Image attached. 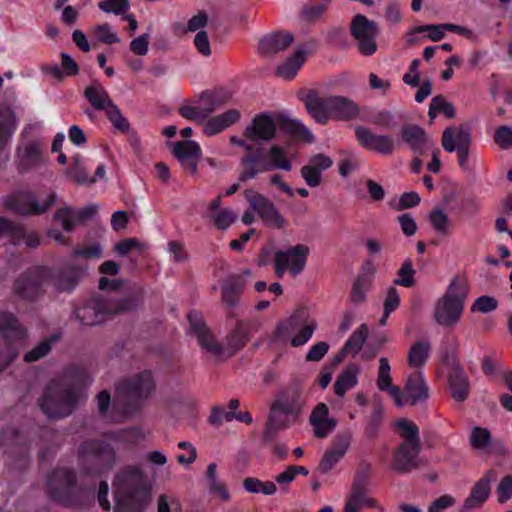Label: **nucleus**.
<instances>
[{
	"instance_id": "8fccbe9b",
	"label": "nucleus",
	"mask_w": 512,
	"mask_h": 512,
	"mask_svg": "<svg viewBox=\"0 0 512 512\" xmlns=\"http://www.w3.org/2000/svg\"><path fill=\"white\" fill-rule=\"evenodd\" d=\"M92 35L97 42L105 44L119 43L120 38L117 33L112 30L109 24L97 25L92 29Z\"/></svg>"
},
{
	"instance_id": "c03bdc74",
	"label": "nucleus",
	"mask_w": 512,
	"mask_h": 512,
	"mask_svg": "<svg viewBox=\"0 0 512 512\" xmlns=\"http://www.w3.org/2000/svg\"><path fill=\"white\" fill-rule=\"evenodd\" d=\"M376 384L379 390L387 391L390 396L391 390L393 388H399L398 386L392 385L391 367L388 359L385 357H381L379 359V369Z\"/></svg>"
},
{
	"instance_id": "f704fd0d",
	"label": "nucleus",
	"mask_w": 512,
	"mask_h": 512,
	"mask_svg": "<svg viewBox=\"0 0 512 512\" xmlns=\"http://www.w3.org/2000/svg\"><path fill=\"white\" fill-rule=\"evenodd\" d=\"M361 368L358 365H347L337 376L334 383L335 394L343 397L358 384Z\"/></svg>"
},
{
	"instance_id": "aec40b11",
	"label": "nucleus",
	"mask_w": 512,
	"mask_h": 512,
	"mask_svg": "<svg viewBox=\"0 0 512 512\" xmlns=\"http://www.w3.org/2000/svg\"><path fill=\"white\" fill-rule=\"evenodd\" d=\"M174 157L179 161L181 166L193 173H197L198 162L202 156L200 145L193 140L183 139L174 143H169Z\"/></svg>"
},
{
	"instance_id": "1a4fd4ad",
	"label": "nucleus",
	"mask_w": 512,
	"mask_h": 512,
	"mask_svg": "<svg viewBox=\"0 0 512 512\" xmlns=\"http://www.w3.org/2000/svg\"><path fill=\"white\" fill-rule=\"evenodd\" d=\"M26 331L14 315L0 313V370L8 366L18 355Z\"/></svg>"
},
{
	"instance_id": "7ed1b4c3",
	"label": "nucleus",
	"mask_w": 512,
	"mask_h": 512,
	"mask_svg": "<svg viewBox=\"0 0 512 512\" xmlns=\"http://www.w3.org/2000/svg\"><path fill=\"white\" fill-rule=\"evenodd\" d=\"M308 402L304 387L293 384L279 392L270 409L266 432L272 434L296 423Z\"/></svg>"
},
{
	"instance_id": "c85d7f7f",
	"label": "nucleus",
	"mask_w": 512,
	"mask_h": 512,
	"mask_svg": "<svg viewBox=\"0 0 512 512\" xmlns=\"http://www.w3.org/2000/svg\"><path fill=\"white\" fill-rule=\"evenodd\" d=\"M419 442H403L393 457V467L398 471H409L418 466Z\"/></svg>"
},
{
	"instance_id": "69168bd1",
	"label": "nucleus",
	"mask_w": 512,
	"mask_h": 512,
	"mask_svg": "<svg viewBox=\"0 0 512 512\" xmlns=\"http://www.w3.org/2000/svg\"><path fill=\"white\" fill-rule=\"evenodd\" d=\"M370 288V281L363 279H356L351 291V301L354 303H362Z\"/></svg>"
},
{
	"instance_id": "20e7f679",
	"label": "nucleus",
	"mask_w": 512,
	"mask_h": 512,
	"mask_svg": "<svg viewBox=\"0 0 512 512\" xmlns=\"http://www.w3.org/2000/svg\"><path fill=\"white\" fill-rule=\"evenodd\" d=\"M141 304V299L130 295L123 299H90L77 308V319L86 326L101 324L112 316L131 311Z\"/></svg>"
},
{
	"instance_id": "0eeeda50",
	"label": "nucleus",
	"mask_w": 512,
	"mask_h": 512,
	"mask_svg": "<svg viewBox=\"0 0 512 512\" xmlns=\"http://www.w3.org/2000/svg\"><path fill=\"white\" fill-rule=\"evenodd\" d=\"M467 287L460 278H453L445 292L438 299L434 308V319L443 327L455 326L463 313Z\"/></svg>"
},
{
	"instance_id": "338daca9",
	"label": "nucleus",
	"mask_w": 512,
	"mask_h": 512,
	"mask_svg": "<svg viewBox=\"0 0 512 512\" xmlns=\"http://www.w3.org/2000/svg\"><path fill=\"white\" fill-rule=\"evenodd\" d=\"M497 306L498 302L495 298L484 295L474 301L471 310L485 314L494 311Z\"/></svg>"
},
{
	"instance_id": "39448f33",
	"label": "nucleus",
	"mask_w": 512,
	"mask_h": 512,
	"mask_svg": "<svg viewBox=\"0 0 512 512\" xmlns=\"http://www.w3.org/2000/svg\"><path fill=\"white\" fill-rule=\"evenodd\" d=\"M306 108L311 117L320 124H326L330 119L347 121L359 114L358 105L351 99L331 95L318 98L310 95L306 98Z\"/></svg>"
},
{
	"instance_id": "bf43d9fd",
	"label": "nucleus",
	"mask_w": 512,
	"mask_h": 512,
	"mask_svg": "<svg viewBox=\"0 0 512 512\" xmlns=\"http://www.w3.org/2000/svg\"><path fill=\"white\" fill-rule=\"evenodd\" d=\"M471 444L474 448L486 451L491 443L490 432L485 428L476 427L471 433Z\"/></svg>"
},
{
	"instance_id": "a878e982",
	"label": "nucleus",
	"mask_w": 512,
	"mask_h": 512,
	"mask_svg": "<svg viewBox=\"0 0 512 512\" xmlns=\"http://www.w3.org/2000/svg\"><path fill=\"white\" fill-rule=\"evenodd\" d=\"M151 374L145 372L124 381L118 387L119 396L128 400H138L146 396L152 389Z\"/></svg>"
},
{
	"instance_id": "c9c22d12",
	"label": "nucleus",
	"mask_w": 512,
	"mask_h": 512,
	"mask_svg": "<svg viewBox=\"0 0 512 512\" xmlns=\"http://www.w3.org/2000/svg\"><path fill=\"white\" fill-rule=\"evenodd\" d=\"M448 387L452 398L457 402H463L469 395V383L467 376L461 368H455L448 378Z\"/></svg>"
},
{
	"instance_id": "3c124183",
	"label": "nucleus",
	"mask_w": 512,
	"mask_h": 512,
	"mask_svg": "<svg viewBox=\"0 0 512 512\" xmlns=\"http://www.w3.org/2000/svg\"><path fill=\"white\" fill-rule=\"evenodd\" d=\"M56 340L57 337L52 336L42 341L24 355V360L26 362H34L45 357L51 351L52 345L56 342Z\"/></svg>"
},
{
	"instance_id": "c756f323",
	"label": "nucleus",
	"mask_w": 512,
	"mask_h": 512,
	"mask_svg": "<svg viewBox=\"0 0 512 512\" xmlns=\"http://www.w3.org/2000/svg\"><path fill=\"white\" fill-rule=\"evenodd\" d=\"M308 51L305 47L297 48L293 54L282 61L276 68V75L283 80L293 79L307 60Z\"/></svg>"
},
{
	"instance_id": "5fc2aeb1",
	"label": "nucleus",
	"mask_w": 512,
	"mask_h": 512,
	"mask_svg": "<svg viewBox=\"0 0 512 512\" xmlns=\"http://www.w3.org/2000/svg\"><path fill=\"white\" fill-rule=\"evenodd\" d=\"M415 270L413 269L412 261L407 259L397 272V278L393 283L396 285L411 287L414 284Z\"/></svg>"
},
{
	"instance_id": "de8ad7c7",
	"label": "nucleus",
	"mask_w": 512,
	"mask_h": 512,
	"mask_svg": "<svg viewBox=\"0 0 512 512\" xmlns=\"http://www.w3.org/2000/svg\"><path fill=\"white\" fill-rule=\"evenodd\" d=\"M439 113H443L448 118L455 116V109L453 105L447 102L444 97L436 96L430 102L429 117L433 120Z\"/></svg>"
},
{
	"instance_id": "0e129e2a",
	"label": "nucleus",
	"mask_w": 512,
	"mask_h": 512,
	"mask_svg": "<svg viewBox=\"0 0 512 512\" xmlns=\"http://www.w3.org/2000/svg\"><path fill=\"white\" fill-rule=\"evenodd\" d=\"M235 412L226 411L221 406H215L211 410V414L209 416V422L212 425L220 426L224 422H230L234 419Z\"/></svg>"
},
{
	"instance_id": "2eb2a0df",
	"label": "nucleus",
	"mask_w": 512,
	"mask_h": 512,
	"mask_svg": "<svg viewBox=\"0 0 512 512\" xmlns=\"http://www.w3.org/2000/svg\"><path fill=\"white\" fill-rule=\"evenodd\" d=\"M244 196L250 208L257 213L265 226L272 229H282L287 225L285 217L265 195L248 189L245 190Z\"/></svg>"
},
{
	"instance_id": "052dcab7",
	"label": "nucleus",
	"mask_w": 512,
	"mask_h": 512,
	"mask_svg": "<svg viewBox=\"0 0 512 512\" xmlns=\"http://www.w3.org/2000/svg\"><path fill=\"white\" fill-rule=\"evenodd\" d=\"M366 339V329L363 327L360 330L355 331L350 338L346 341L342 352L345 354L352 353L356 354L364 344Z\"/></svg>"
},
{
	"instance_id": "79ce46f5",
	"label": "nucleus",
	"mask_w": 512,
	"mask_h": 512,
	"mask_svg": "<svg viewBox=\"0 0 512 512\" xmlns=\"http://www.w3.org/2000/svg\"><path fill=\"white\" fill-rule=\"evenodd\" d=\"M243 290L242 284L237 280H228L222 286V302L227 308H234L240 300Z\"/></svg>"
},
{
	"instance_id": "bb28decb",
	"label": "nucleus",
	"mask_w": 512,
	"mask_h": 512,
	"mask_svg": "<svg viewBox=\"0 0 512 512\" xmlns=\"http://www.w3.org/2000/svg\"><path fill=\"white\" fill-rule=\"evenodd\" d=\"M218 106L215 97L210 93H203L197 101L183 105L179 112L190 120L203 121Z\"/></svg>"
},
{
	"instance_id": "6e6d98bb",
	"label": "nucleus",
	"mask_w": 512,
	"mask_h": 512,
	"mask_svg": "<svg viewBox=\"0 0 512 512\" xmlns=\"http://www.w3.org/2000/svg\"><path fill=\"white\" fill-rule=\"evenodd\" d=\"M397 430L403 442H419L417 426L407 419H400L396 423Z\"/></svg>"
},
{
	"instance_id": "412c9836",
	"label": "nucleus",
	"mask_w": 512,
	"mask_h": 512,
	"mask_svg": "<svg viewBox=\"0 0 512 512\" xmlns=\"http://www.w3.org/2000/svg\"><path fill=\"white\" fill-rule=\"evenodd\" d=\"M355 136L363 148L376 153L391 154L395 149V142L392 137L374 134L363 126L355 128Z\"/></svg>"
},
{
	"instance_id": "6e6552de",
	"label": "nucleus",
	"mask_w": 512,
	"mask_h": 512,
	"mask_svg": "<svg viewBox=\"0 0 512 512\" xmlns=\"http://www.w3.org/2000/svg\"><path fill=\"white\" fill-rule=\"evenodd\" d=\"M188 334L196 339L205 358L213 363L229 359L230 351L224 350V340H219L206 326L200 313L191 311L188 316Z\"/></svg>"
},
{
	"instance_id": "a18cd8bd",
	"label": "nucleus",
	"mask_w": 512,
	"mask_h": 512,
	"mask_svg": "<svg viewBox=\"0 0 512 512\" xmlns=\"http://www.w3.org/2000/svg\"><path fill=\"white\" fill-rule=\"evenodd\" d=\"M83 271L76 269L70 272H63L54 278V286L59 291H71L77 285Z\"/></svg>"
},
{
	"instance_id": "4c0bfd02",
	"label": "nucleus",
	"mask_w": 512,
	"mask_h": 512,
	"mask_svg": "<svg viewBox=\"0 0 512 512\" xmlns=\"http://www.w3.org/2000/svg\"><path fill=\"white\" fill-rule=\"evenodd\" d=\"M428 220L433 230L441 235L450 234L452 229V221L448 213L441 207L433 208L428 215Z\"/></svg>"
},
{
	"instance_id": "cd10ccee",
	"label": "nucleus",
	"mask_w": 512,
	"mask_h": 512,
	"mask_svg": "<svg viewBox=\"0 0 512 512\" xmlns=\"http://www.w3.org/2000/svg\"><path fill=\"white\" fill-rule=\"evenodd\" d=\"M294 41L289 32H276L262 37L259 41L258 51L261 55L272 57L286 50Z\"/></svg>"
},
{
	"instance_id": "7c9ffc66",
	"label": "nucleus",
	"mask_w": 512,
	"mask_h": 512,
	"mask_svg": "<svg viewBox=\"0 0 512 512\" xmlns=\"http://www.w3.org/2000/svg\"><path fill=\"white\" fill-rule=\"evenodd\" d=\"M471 142L470 130L467 126L448 127L442 136V146L447 152L468 147Z\"/></svg>"
},
{
	"instance_id": "423d86ee",
	"label": "nucleus",
	"mask_w": 512,
	"mask_h": 512,
	"mask_svg": "<svg viewBox=\"0 0 512 512\" xmlns=\"http://www.w3.org/2000/svg\"><path fill=\"white\" fill-rule=\"evenodd\" d=\"M291 168L292 163L286 149L279 145H272L263 154L248 155L242 158L239 181L246 182L267 171H290Z\"/></svg>"
},
{
	"instance_id": "4be33fe9",
	"label": "nucleus",
	"mask_w": 512,
	"mask_h": 512,
	"mask_svg": "<svg viewBox=\"0 0 512 512\" xmlns=\"http://www.w3.org/2000/svg\"><path fill=\"white\" fill-rule=\"evenodd\" d=\"M494 477L491 472L480 478L470 490L468 497L463 502L460 512H476L488 500L491 494V483Z\"/></svg>"
},
{
	"instance_id": "4d7b16f0",
	"label": "nucleus",
	"mask_w": 512,
	"mask_h": 512,
	"mask_svg": "<svg viewBox=\"0 0 512 512\" xmlns=\"http://www.w3.org/2000/svg\"><path fill=\"white\" fill-rule=\"evenodd\" d=\"M237 213L230 208L220 209L213 214H211V218L214 224L219 229H226L237 219Z\"/></svg>"
},
{
	"instance_id": "f03ea898",
	"label": "nucleus",
	"mask_w": 512,
	"mask_h": 512,
	"mask_svg": "<svg viewBox=\"0 0 512 512\" xmlns=\"http://www.w3.org/2000/svg\"><path fill=\"white\" fill-rule=\"evenodd\" d=\"M152 465L130 467L114 482V512H141L151 499Z\"/></svg>"
},
{
	"instance_id": "b1692460",
	"label": "nucleus",
	"mask_w": 512,
	"mask_h": 512,
	"mask_svg": "<svg viewBox=\"0 0 512 512\" xmlns=\"http://www.w3.org/2000/svg\"><path fill=\"white\" fill-rule=\"evenodd\" d=\"M276 133V122L268 114H259L246 126L244 135L250 142H266L274 138Z\"/></svg>"
},
{
	"instance_id": "37998d69",
	"label": "nucleus",
	"mask_w": 512,
	"mask_h": 512,
	"mask_svg": "<svg viewBox=\"0 0 512 512\" xmlns=\"http://www.w3.org/2000/svg\"><path fill=\"white\" fill-rule=\"evenodd\" d=\"M243 486L246 491L252 494L261 493L266 496H272L277 492L276 483L272 481H261L257 478H246L243 481Z\"/></svg>"
},
{
	"instance_id": "dca6fc26",
	"label": "nucleus",
	"mask_w": 512,
	"mask_h": 512,
	"mask_svg": "<svg viewBox=\"0 0 512 512\" xmlns=\"http://www.w3.org/2000/svg\"><path fill=\"white\" fill-rule=\"evenodd\" d=\"M351 33L362 55L370 56L377 51L376 37L379 29L374 21L363 15H356L351 21Z\"/></svg>"
},
{
	"instance_id": "680f3d73",
	"label": "nucleus",
	"mask_w": 512,
	"mask_h": 512,
	"mask_svg": "<svg viewBox=\"0 0 512 512\" xmlns=\"http://www.w3.org/2000/svg\"><path fill=\"white\" fill-rule=\"evenodd\" d=\"M99 8L106 13L124 15L129 8L128 0H105L99 3Z\"/></svg>"
},
{
	"instance_id": "f8f14e48",
	"label": "nucleus",
	"mask_w": 512,
	"mask_h": 512,
	"mask_svg": "<svg viewBox=\"0 0 512 512\" xmlns=\"http://www.w3.org/2000/svg\"><path fill=\"white\" fill-rule=\"evenodd\" d=\"M391 398L397 407L422 404L429 398V387L422 371H413L407 375L404 390L393 388Z\"/></svg>"
},
{
	"instance_id": "ea45409f",
	"label": "nucleus",
	"mask_w": 512,
	"mask_h": 512,
	"mask_svg": "<svg viewBox=\"0 0 512 512\" xmlns=\"http://www.w3.org/2000/svg\"><path fill=\"white\" fill-rule=\"evenodd\" d=\"M48 275V270L44 268L37 269L19 279L16 283V289L20 294L28 296L29 290L38 287Z\"/></svg>"
},
{
	"instance_id": "e2e57ef3",
	"label": "nucleus",
	"mask_w": 512,
	"mask_h": 512,
	"mask_svg": "<svg viewBox=\"0 0 512 512\" xmlns=\"http://www.w3.org/2000/svg\"><path fill=\"white\" fill-rule=\"evenodd\" d=\"M497 501L504 504L512 498V476L503 477L496 488Z\"/></svg>"
},
{
	"instance_id": "f3484780",
	"label": "nucleus",
	"mask_w": 512,
	"mask_h": 512,
	"mask_svg": "<svg viewBox=\"0 0 512 512\" xmlns=\"http://www.w3.org/2000/svg\"><path fill=\"white\" fill-rule=\"evenodd\" d=\"M56 200L55 192L49 193L42 202L30 192H21L7 199L6 204L21 215H38L49 210Z\"/></svg>"
},
{
	"instance_id": "864d4df0",
	"label": "nucleus",
	"mask_w": 512,
	"mask_h": 512,
	"mask_svg": "<svg viewBox=\"0 0 512 512\" xmlns=\"http://www.w3.org/2000/svg\"><path fill=\"white\" fill-rule=\"evenodd\" d=\"M370 475L371 465L367 462H361L356 469L351 487L367 491V485Z\"/></svg>"
},
{
	"instance_id": "72a5a7b5",
	"label": "nucleus",
	"mask_w": 512,
	"mask_h": 512,
	"mask_svg": "<svg viewBox=\"0 0 512 512\" xmlns=\"http://www.w3.org/2000/svg\"><path fill=\"white\" fill-rule=\"evenodd\" d=\"M431 353V343L427 339L416 341L407 352V364L414 371H422Z\"/></svg>"
},
{
	"instance_id": "58836bf2",
	"label": "nucleus",
	"mask_w": 512,
	"mask_h": 512,
	"mask_svg": "<svg viewBox=\"0 0 512 512\" xmlns=\"http://www.w3.org/2000/svg\"><path fill=\"white\" fill-rule=\"evenodd\" d=\"M344 507L357 512L363 507H377V502L367 496V491L351 487Z\"/></svg>"
},
{
	"instance_id": "f257e3e1",
	"label": "nucleus",
	"mask_w": 512,
	"mask_h": 512,
	"mask_svg": "<svg viewBox=\"0 0 512 512\" xmlns=\"http://www.w3.org/2000/svg\"><path fill=\"white\" fill-rule=\"evenodd\" d=\"M92 377L80 368L65 371L50 381L40 400L42 411L49 418L68 416L76 405L85 398L80 385H89Z\"/></svg>"
},
{
	"instance_id": "a19ab883",
	"label": "nucleus",
	"mask_w": 512,
	"mask_h": 512,
	"mask_svg": "<svg viewBox=\"0 0 512 512\" xmlns=\"http://www.w3.org/2000/svg\"><path fill=\"white\" fill-rule=\"evenodd\" d=\"M17 120L14 113L5 108L0 112V151L5 147L16 129Z\"/></svg>"
},
{
	"instance_id": "e433bc0d",
	"label": "nucleus",
	"mask_w": 512,
	"mask_h": 512,
	"mask_svg": "<svg viewBox=\"0 0 512 512\" xmlns=\"http://www.w3.org/2000/svg\"><path fill=\"white\" fill-rule=\"evenodd\" d=\"M84 95L96 110L106 111L110 108V105L114 104L106 89L99 82H94L86 87Z\"/></svg>"
},
{
	"instance_id": "393cba45",
	"label": "nucleus",
	"mask_w": 512,
	"mask_h": 512,
	"mask_svg": "<svg viewBox=\"0 0 512 512\" xmlns=\"http://www.w3.org/2000/svg\"><path fill=\"white\" fill-rule=\"evenodd\" d=\"M96 211L97 207L95 205L81 209H73L65 205L55 212L54 219L62 226L64 231L71 232L78 223L91 218Z\"/></svg>"
},
{
	"instance_id": "49530a36",
	"label": "nucleus",
	"mask_w": 512,
	"mask_h": 512,
	"mask_svg": "<svg viewBox=\"0 0 512 512\" xmlns=\"http://www.w3.org/2000/svg\"><path fill=\"white\" fill-rule=\"evenodd\" d=\"M146 248V244L135 238H127L115 245L116 253L121 257L140 255Z\"/></svg>"
},
{
	"instance_id": "4468645a",
	"label": "nucleus",
	"mask_w": 512,
	"mask_h": 512,
	"mask_svg": "<svg viewBox=\"0 0 512 512\" xmlns=\"http://www.w3.org/2000/svg\"><path fill=\"white\" fill-rule=\"evenodd\" d=\"M81 453L83 471L79 478H82L85 474L102 473L114 461L113 450L100 442L85 443Z\"/></svg>"
},
{
	"instance_id": "2f4dec72",
	"label": "nucleus",
	"mask_w": 512,
	"mask_h": 512,
	"mask_svg": "<svg viewBox=\"0 0 512 512\" xmlns=\"http://www.w3.org/2000/svg\"><path fill=\"white\" fill-rule=\"evenodd\" d=\"M401 139L416 153H422L433 147V141L417 125H407L401 130Z\"/></svg>"
},
{
	"instance_id": "473e14b6",
	"label": "nucleus",
	"mask_w": 512,
	"mask_h": 512,
	"mask_svg": "<svg viewBox=\"0 0 512 512\" xmlns=\"http://www.w3.org/2000/svg\"><path fill=\"white\" fill-rule=\"evenodd\" d=\"M240 119V112L237 109H229L222 114L216 115L208 119L203 126L205 135L211 137L217 135L223 130L227 129L232 124L238 122Z\"/></svg>"
},
{
	"instance_id": "09e8293b",
	"label": "nucleus",
	"mask_w": 512,
	"mask_h": 512,
	"mask_svg": "<svg viewBox=\"0 0 512 512\" xmlns=\"http://www.w3.org/2000/svg\"><path fill=\"white\" fill-rule=\"evenodd\" d=\"M67 174L70 179L78 184H90L96 181L95 178H89L84 168L83 161L79 157L73 158V166L68 170Z\"/></svg>"
},
{
	"instance_id": "603ef678",
	"label": "nucleus",
	"mask_w": 512,
	"mask_h": 512,
	"mask_svg": "<svg viewBox=\"0 0 512 512\" xmlns=\"http://www.w3.org/2000/svg\"><path fill=\"white\" fill-rule=\"evenodd\" d=\"M223 340L224 350L230 351L229 358H231L238 350L244 346L246 342V336L242 330L236 329Z\"/></svg>"
},
{
	"instance_id": "ddd939ff",
	"label": "nucleus",
	"mask_w": 512,
	"mask_h": 512,
	"mask_svg": "<svg viewBox=\"0 0 512 512\" xmlns=\"http://www.w3.org/2000/svg\"><path fill=\"white\" fill-rule=\"evenodd\" d=\"M309 254L310 248L305 244H296L277 251L274 257L275 273L279 277L285 273L298 276L304 271Z\"/></svg>"
},
{
	"instance_id": "774afa93",
	"label": "nucleus",
	"mask_w": 512,
	"mask_h": 512,
	"mask_svg": "<svg viewBox=\"0 0 512 512\" xmlns=\"http://www.w3.org/2000/svg\"><path fill=\"white\" fill-rule=\"evenodd\" d=\"M494 140L502 149L512 147V129L508 126H500L495 131Z\"/></svg>"
},
{
	"instance_id": "9b49d317",
	"label": "nucleus",
	"mask_w": 512,
	"mask_h": 512,
	"mask_svg": "<svg viewBox=\"0 0 512 512\" xmlns=\"http://www.w3.org/2000/svg\"><path fill=\"white\" fill-rule=\"evenodd\" d=\"M48 491L50 495L65 505L78 502V496L84 490L78 486V478L68 469L55 470L48 478Z\"/></svg>"
},
{
	"instance_id": "6ab92c4d",
	"label": "nucleus",
	"mask_w": 512,
	"mask_h": 512,
	"mask_svg": "<svg viewBox=\"0 0 512 512\" xmlns=\"http://www.w3.org/2000/svg\"><path fill=\"white\" fill-rule=\"evenodd\" d=\"M351 446L349 435H337L332 444L323 453L317 467L321 475L329 474L345 457Z\"/></svg>"
},
{
	"instance_id": "9d476101",
	"label": "nucleus",
	"mask_w": 512,
	"mask_h": 512,
	"mask_svg": "<svg viewBox=\"0 0 512 512\" xmlns=\"http://www.w3.org/2000/svg\"><path fill=\"white\" fill-rule=\"evenodd\" d=\"M317 328V322L300 315H293L282 321L274 335V341L282 344L289 343L293 347L305 345Z\"/></svg>"
},
{
	"instance_id": "13d9d810",
	"label": "nucleus",
	"mask_w": 512,
	"mask_h": 512,
	"mask_svg": "<svg viewBox=\"0 0 512 512\" xmlns=\"http://www.w3.org/2000/svg\"><path fill=\"white\" fill-rule=\"evenodd\" d=\"M106 116L112 123L113 127L120 132H127L129 130V123L123 116L120 109L115 105H110V108L106 111Z\"/></svg>"
},
{
	"instance_id": "a211bd4d",
	"label": "nucleus",
	"mask_w": 512,
	"mask_h": 512,
	"mask_svg": "<svg viewBox=\"0 0 512 512\" xmlns=\"http://www.w3.org/2000/svg\"><path fill=\"white\" fill-rule=\"evenodd\" d=\"M333 165V159L324 154L317 153L310 156L300 169V175L307 186L316 188L323 182V173Z\"/></svg>"
},
{
	"instance_id": "5701e85b",
	"label": "nucleus",
	"mask_w": 512,
	"mask_h": 512,
	"mask_svg": "<svg viewBox=\"0 0 512 512\" xmlns=\"http://www.w3.org/2000/svg\"><path fill=\"white\" fill-rule=\"evenodd\" d=\"M309 423L317 438H327L337 427V420L330 414L328 406L320 402L311 411Z\"/></svg>"
}]
</instances>
